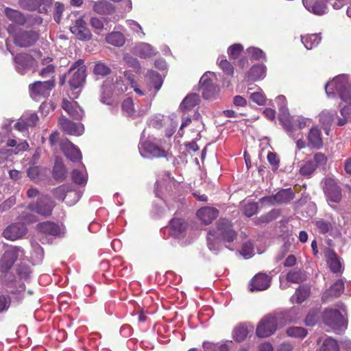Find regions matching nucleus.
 Returning a JSON list of instances; mask_svg holds the SVG:
<instances>
[{
    "label": "nucleus",
    "mask_w": 351,
    "mask_h": 351,
    "mask_svg": "<svg viewBox=\"0 0 351 351\" xmlns=\"http://www.w3.org/2000/svg\"><path fill=\"white\" fill-rule=\"evenodd\" d=\"M292 322L289 312L276 314H268L264 316L258 324L256 335L260 338H266L272 335L278 328Z\"/></svg>",
    "instance_id": "1"
},
{
    "label": "nucleus",
    "mask_w": 351,
    "mask_h": 351,
    "mask_svg": "<svg viewBox=\"0 0 351 351\" xmlns=\"http://www.w3.org/2000/svg\"><path fill=\"white\" fill-rule=\"evenodd\" d=\"M14 26L9 25L8 31L13 36L14 45L21 48L34 46L39 39V33L34 30L20 29L14 33Z\"/></svg>",
    "instance_id": "2"
},
{
    "label": "nucleus",
    "mask_w": 351,
    "mask_h": 351,
    "mask_svg": "<svg viewBox=\"0 0 351 351\" xmlns=\"http://www.w3.org/2000/svg\"><path fill=\"white\" fill-rule=\"evenodd\" d=\"M325 89L328 95L336 91L343 101L351 106V84L345 77L334 78L326 85Z\"/></svg>",
    "instance_id": "3"
},
{
    "label": "nucleus",
    "mask_w": 351,
    "mask_h": 351,
    "mask_svg": "<svg viewBox=\"0 0 351 351\" xmlns=\"http://www.w3.org/2000/svg\"><path fill=\"white\" fill-rule=\"evenodd\" d=\"M56 80L54 77L47 81H36L29 85L30 97L34 100L45 99L50 95L51 91L54 88Z\"/></svg>",
    "instance_id": "4"
},
{
    "label": "nucleus",
    "mask_w": 351,
    "mask_h": 351,
    "mask_svg": "<svg viewBox=\"0 0 351 351\" xmlns=\"http://www.w3.org/2000/svg\"><path fill=\"white\" fill-rule=\"evenodd\" d=\"M86 66L82 59L75 61L71 66L69 73H72V77L69 80V84L71 90H75L85 82L86 77Z\"/></svg>",
    "instance_id": "5"
},
{
    "label": "nucleus",
    "mask_w": 351,
    "mask_h": 351,
    "mask_svg": "<svg viewBox=\"0 0 351 351\" xmlns=\"http://www.w3.org/2000/svg\"><path fill=\"white\" fill-rule=\"evenodd\" d=\"M24 255V250L19 246H13L6 250L0 259V271L8 273L20 256Z\"/></svg>",
    "instance_id": "6"
},
{
    "label": "nucleus",
    "mask_w": 351,
    "mask_h": 351,
    "mask_svg": "<svg viewBox=\"0 0 351 351\" xmlns=\"http://www.w3.org/2000/svg\"><path fill=\"white\" fill-rule=\"evenodd\" d=\"M56 206V203L48 195L40 197L36 203L29 204L27 209L45 217H49Z\"/></svg>",
    "instance_id": "7"
},
{
    "label": "nucleus",
    "mask_w": 351,
    "mask_h": 351,
    "mask_svg": "<svg viewBox=\"0 0 351 351\" xmlns=\"http://www.w3.org/2000/svg\"><path fill=\"white\" fill-rule=\"evenodd\" d=\"M213 232L217 239L228 243L233 242L237 237V233L232 228V223L226 219H220L217 222L216 229Z\"/></svg>",
    "instance_id": "8"
},
{
    "label": "nucleus",
    "mask_w": 351,
    "mask_h": 351,
    "mask_svg": "<svg viewBox=\"0 0 351 351\" xmlns=\"http://www.w3.org/2000/svg\"><path fill=\"white\" fill-rule=\"evenodd\" d=\"M324 324L334 330L346 328V322L339 310L327 308L323 314Z\"/></svg>",
    "instance_id": "9"
},
{
    "label": "nucleus",
    "mask_w": 351,
    "mask_h": 351,
    "mask_svg": "<svg viewBox=\"0 0 351 351\" xmlns=\"http://www.w3.org/2000/svg\"><path fill=\"white\" fill-rule=\"evenodd\" d=\"M295 193L291 188L282 189L275 195L266 196L262 198V201L269 204H286L293 200Z\"/></svg>",
    "instance_id": "10"
},
{
    "label": "nucleus",
    "mask_w": 351,
    "mask_h": 351,
    "mask_svg": "<svg viewBox=\"0 0 351 351\" xmlns=\"http://www.w3.org/2000/svg\"><path fill=\"white\" fill-rule=\"evenodd\" d=\"M27 230L25 223H12L4 229L2 236L7 240L16 241L23 238L27 233Z\"/></svg>",
    "instance_id": "11"
},
{
    "label": "nucleus",
    "mask_w": 351,
    "mask_h": 351,
    "mask_svg": "<svg viewBox=\"0 0 351 351\" xmlns=\"http://www.w3.org/2000/svg\"><path fill=\"white\" fill-rule=\"evenodd\" d=\"M324 192L330 202L339 203L342 198L341 189L337 182L331 178H327L324 180Z\"/></svg>",
    "instance_id": "12"
},
{
    "label": "nucleus",
    "mask_w": 351,
    "mask_h": 351,
    "mask_svg": "<svg viewBox=\"0 0 351 351\" xmlns=\"http://www.w3.org/2000/svg\"><path fill=\"white\" fill-rule=\"evenodd\" d=\"M70 30L80 40L86 41L92 38V34L83 17L76 19Z\"/></svg>",
    "instance_id": "13"
},
{
    "label": "nucleus",
    "mask_w": 351,
    "mask_h": 351,
    "mask_svg": "<svg viewBox=\"0 0 351 351\" xmlns=\"http://www.w3.org/2000/svg\"><path fill=\"white\" fill-rule=\"evenodd\" d=\"M58 125L64 132L69 135L80 136L84 132L82 124L74 123L64 116L60 117Z\"/></svg>",
    "instance_id": "14"
},
{
    "label": "nucleus",
    "mask_w": 351,
    "mask_h": 351,
    "mask_svg": "<svg viewBox=\"0 0 351 351\" xmlns=\"http://www.w3.org/2000/svg\"><path fill=\"white\" fill-rule=\"evenodd\" d=\"M13 56V61L15 64L16 71L20 73H24L26 69L33 66L35 60L32 56L28 53L21 52Z\"/></svg>",
    "instance_id": "15"
},
{
    "label": "nucleus",
    "mask_w": 351,
    "mask_h": 351,
    "mask_svg": "<svg viewBox=\"0 0 351 351\" xmlns=\"http://www.w3.org/2000/svg\"><path fill=\"white\" fill-rule=\"evenodd\" d=\"M60 149L64 155L71 161L75 162L82 160V156L80 149L69 139H63L60 142Z\"/></svg>",
    "instance_id": "16"
},
{
    "label": "nucleus",
    "mask_w": 351,
    "mask_h": 351,
    "mask_svg": "<svg viewBox=\"0 0 351 351\" xmlns=\"http://www.w3.org/2000/svg\"><path fill=\"white\" fill-rule=\"evenodd\" d=\"M199 89L202 97L206 99L214 97L219 90L217 86L206 74L203 75L200 78Z\"/></svg>",
    "instance_id": "17"
},
{
    "label": "nucleus",
    "mask_w": 351,
    "mask_h": 351,
    "mask_svg": "<svg viewBox=\"0 0 351 351\" xmlns=\"http://www.w3.org/2000/svg\"><path fill=\"white\" fill-rule=\"evenodd\" d=\"M271 278L264 273H258L254 276L250 283V289L254 291H263L270 286Z\"/></svg>",
    "instance_id": "18"
},
{
    "label": "nucleus",
    "mask_w": 351,
    "mask_h": 351,
    "mask_svg": "<svg viewBox=\"0 0 351 351\" xmlns=\"http://www.w3.org/2000/svg\"><path fill=\"white\" fill-rule=\"evenodd\" d=\"M36 230L44 234L53 237L60 236L61 228L59 224L51 221L40 222L36 225Z\"/></svg>",
    "instance_id": "19"
},
{
    "label": "nucleus",
    "mask_w": 351,
    "mask_h": 351,
    "mask_svg": "<svg viewBox=\"0 0 351 351\" xmlns=\"http://www.w3.org/2000/svg\"><path fill=\"white\" fill-rule=\"evenodd\" d=\"M62 108L74 119L81 120L84 115V110L76 101H70L66 99H64Z\"/></svg>",
    "instance_id": "20"
},
{
    "label": "nucleus",
    "mask_w": 351,
    "mask_h": 351,
    "mask_svg": "<svg viewBox=\"0 0 351 351\" xmlns=\"http://www.w3.org/2000/svg\"><path fill=\"white\" fill-rule=\"evenodd\" d=\"M307 141L308 146L311 148L319 149L323 146V140L322 137V132L318 127H312L308 134Z\"/></svg>",
    "instance_id": "21"
},
{
    "label": "nucleus",
    "mask_w": 351,
    "mask_h": 351,
    "mask_svg": "<svg viewBox=\"0 0 351 351\" xmlns=\"http://www.w3.org/2000/svg\"><path fill=\"white\" fill-rule=\"evenodd\" d=\"M142 148L152 157L167 158L168 156V152L149 141H146L142 144Z\"/></svg>",
    "instance_id": "22"
},
{
    "label": "nucleus",
    "mask_w": 351,
    "mask_h": 351,
    "mask_svg": "<svg viewBox=\"0 0 351 351\" xmlns=\"http://www.w3.org/2000/svg\"><path fill=\"white\" fill-rule=\"evenodd\" d=\"M218 214V210L211 207H204L197 212V217L206 225L211 223L217 217Z\"/></svg>",
    "instance_id": "23"
},
{
    "label": "nucleus",
    "mask_w": 351,
    "mask_h": 351,
    "mask_svg": "<svg viewBox=\"0 0 351 351\" xmlns=\"http://www.w3.org/2000/svg\"><path fill=\"white\" fill-rule=\"evenodd\" d=\"M266 66L264 64H255L250 68L245 75L246 81H257L265 77Z\"/></svg>",
    "instance_id": "24"
},
{
    "label": "nucleus",
    "mask_w": 351,
    "mask_h": 351,
    "mask_svg": "<svg viewBox=\"0 0 351 351\" xmlns=\"http://www.w3.org/2000/svg\"><path fill=\"white\" fill-rule=\"evenodd\" d=\"M254 326L247 324H240L232 331V337L237 342L244 341L249 332H253Z\"/></svg>",
    "instance_id": "25"
},
{
    "label": "nucleus",
    "mask_w": 351,
    "mask_h": 351,
    "mask_svg": "<svg viewBox=\"0 0 351 351\" xmlns=\"http://www.w3.org/2000/svg\"><path fill=\"white\" fill-rule=\"evenodd\" d=\"M344 289L343 281L342 280H337L324 292L323 299L326 300L330 298L339 297L344 291Z\"/></svg>",
    "instance_id": "26"
},
{
    "label": "nucleus",
    "mask_w": 351,
    "mask_h": 351,
    "mask_svg": "<svg viewBox=\"0 0 351 351\" xmlns=\"http://www.w3.org/2000/svg\"><path fill=\"white\" fill-rule=\"evenodd\" d=\"M93 10L101 15L111 14L114 12V8L112 3L106 0L95 1L93 5Z\"/></svg>",
    "instance_id": "27"
},
{
    "label": "nucleus",
    "mask_w": 351,
    "mask_h": 351,
    "mask_svg": "<svg viewBox=\"0 0 351 351\" xmlns=\"http://www.w3.org/2000/svg\"><path fill=\"white\" fill-rule=\"evenodd\" d=\"M326 263L330 269L333 273H338L341 271V265L337 254L332 250H328L326 252Z\"/></svg>",
    "instance_id": "28"
},
{
    "label": "nucleus",
    "mask_w": 351,
    "mask_h": 351,
    "mask_svg": "<svg viewBox=\"0 0 351 351\" xmlns=\"http://www.w3.org/2000/svg\"><path fill=\"white\" fill-rule=\"evenodd\" d=\"M4 13L10 21L16 24L23 25L26 22L25 16L18 10H13L10 8H6L5 9Z\"/></svg>",
    "instance_id": "29"
},
{
    "label": "nucleus",
    "mask_w": 351,
    "mask_h": 351,
    "mask_svg": "<svg viewBox=\"0 0 351 351\" xmlns=\"http://www.w3.org/2000/svg\"><path fill=\"white\" fill-rule=\"evenodd\" d=\"M136 54L141 58H147L156 55V51L148 43H141L136 47Z\"/></svg>",
    "instance_id": "30"
},
{
    "label": "nucleus",
    "mask_w": 351,
    "mask_h": 351,
    "mask_svg": "<svg viewBox=\"0 0 351 351\" xmlns=\"http://www.w3.org/2000/svg\"><path fill=\"white\" fill-rule=\"evenodd\" d=\"M199 102V95L196 93L188 95L181 103L180 108L182 110H189L197 106Z\"/></svg>",
    "instance_id": "31"
},
{
    "label": "nucleus",
    "mask_w": 351,
    "mask_h": 351,
    "mask_svg": "<svg viewBox=\"0 0 351 351\" xmlns=\"http://www.w3.org/2000/svg\"><path fill=\"white\" fill-rule=\"evenodd\" d=\"M108 43L116 47H121L125 43V36L119 32H112L106 37Z\"/></svg>",
    "instance_id": "32"
},
{
    "label": "nucleus",
    "mask_w": 351,
    "mask_h": 351,
    "mask_svg": "<svg viewBox=\"0 0 351 351\" xmlns=\"http://www.w3.org/2000/svg\"><path fill=\"white\" fill-rule=\"evenodd\" d=\"M310 288L306 286H301L295 290L293 299L296 304L304 302L310 295Z\"/></svg>",
    "instance_id": "33"
},
{
    "label": "nucleus",
    "mask_w": 351,
    "mask_h": 351,
    "mask_svg": "<svg viewBox=\"0 0 351 351\" xmlns=\"http://www.w3.org/2000/svg\"><path fill=\"white\" fill-rule=\"evenodd\" d=\"M304 5L314 14L321 15L325 13L326 5V2H315L313 5H310L307 0H302Z\"/></svg>",
    "instance_id": "34"
},
{
    "label": "nucleus",
    "mask_w": 351,
    "mask_h": 351,
    "mask_svg": "<svg viewBox=\"0 0 351 351\" xmlns=\"http://www.w3.org/2000/svg\"><path fill=\"white\" fill-rule=\"evenodd\" d=\"M287 280L292 283H301L306 277L304 273L300 270L292 269L287 274Z\"/></svg>",
    "instance_id": "35"
},
{
    "label": "nucleus",
    "mask_w": 351,
    "mask_h": 351,
    "mask_svg": "<svg viewBox=\"0 0 351 351\" xmlns=\"http://www.w3.org/2000/svg\"><path fill=\"white\" fill-rule=\"evenodd\" d=\"M67 171L65 166L56 161L53 168V176L56 180H63L66 177Z\"/></svg>",
    "instance_id": "36"
},
{
    "label": "nucleus",
    "mask_w": 351,
    "mask_h": 351,
    "mask_svg": "<svg viewBox=\"0 0 351 351\" xmlns=\"http://www.w3.org/2000/svg\"><path fill=\"white\" fill-rule=\"evenodd\" d=\"M339 350L337 341L332 337H327L317 351H339Z\"/></svg>",
    "instance_id": "37"
},
{
    "label": "nucleus",
    "mask_w": 351,
    "mask_h": 351,
    "mask_svg": "<svg viewBox=\"0 0 351 351\" xmlns=\"http://www.w3.org/2000/svg\"><path fill=\"white\" fill-rule=\"evenodd\" d=\"M319 308L311 309L304 319L305 325L307 326H314L319 319Z\"/></svg>",
    "instance_id": "38"
},
{
    "label": "nucleus",
    "mask_w": 351,
    "mask_h": 351,
    "mask_svg": "<svg viewBox=\"0 0 351 351\" xmlns=\"http://www.w3.org/2000/svg\"><path fill=\"white\" fill-rule=\"evenodd\" d=\"M43 3V0H19L21 8L27 10H36Z\"/></svg>",
    "instance_id": "39"
},
{
    "label": "nucleus",
    "mask_w": 351,
    "mask_h": 351,
    "mask_svg": "<svg viewBox=\"0 0 351 351\" xmlns=\"http://www.w3.org/2000/svg\"><path fill=\"white\" fill-rule=\"evenodd\" d=\"M170 227L176 234L183 232L186 228V223L180 218H173L170 221Z\"/></svg>",
    "instance_id": "40"
},
{
    "label": "nucleus",
    "mask_w": 351,
    "mask_h": 351,
    "mask_svg": "<svg viewBox=\"0 0 351 351\" xmlns=\"http://www.w3.org/2000/svg\"><path fill=\"white\" fill-rule=\"evenodd\" d=\"M280 121L287 132H292L295 130V119L290 117L289 114H282L280 117Z\"/></svg>",
    "instance_id": "41"
},
{
    "label": "nucleus",
    "mask_w": 351,
    "mask_h": 351,
    "mask_svg": "<svg viewBox=\"0 0 351 351\" xmlns=\"http://www.w3.org/2000/svg\"><path fill=\"white\" fill-rule=\"evenodd\" d=\"M315 226L320 234H325L328 233L332 227L330 221L319 219L315 221Z\"/></svg>",
    "instance_id": "42"
},
{
    "label": "nucleus",
    "mask_w": 351,
    "mask_h": 351,
    "mask_svg": "<svg viewBox=\"0 0 351 351\" xmlns=\"http://www.w3.org/2000/svg\"><path fill=\"white\" fill-rule=\"evenodd\" d=\"M304 45L307 49H311L317 46L321 41V37L317 34H311L302 38Z\"/></svg>",
    "instance_id": "43"
},
{
    "label": "nucleus",
    "mask_w": 351,
    "mask_h": 351,
    "mask_svg": "<svg viewBox=\"0 0 351 351\" xmlns=\"http://www.w3.org/2000/svg\"><path fill=\"white\" fill-rule=\"evenodd\" d=\"M93 73L96 75L105 77L111 73V69L105 63L98 62L95 64Z\"/></svg>",
    "instance_id": "44"
},
{
    "label": "nucleus",
    "mask_w": 351,
    "mask_h": 351,
    "mask_svg": "<svg viewBox=\"0 0 351 351\" xmlns=\"http://www.w3.org/2000/svg\"><path fill=\"white\" fill-rule=\"evenodd\" d=\"M307 330L302 327L292 326L287 330V334L291 337L304 338L307 335Z\"/></svg>",
    "instance_id": "45"
},
{
    "label": "nucleus",
    "mask_w": 351,
    "mask_h": 351,
    "mask_svg": "<svg viewBox=\"0 0 351 351\" xmlns=\"http://www.w3.org/2000/svg\"><path fill=\"white\" fill-rule=\"evenodd\" d=\"M219 66L224 74L232 77L234 75V67L232 64L225 58H222L218 62Z\"/></svg>",
    "instance_id": "46"
},
{
    "label": "nucleus",
    "mask_w": 351,
    "mask_h": 351,
    "mask_svg": "<svg viewBox=\"0 0 351 351\" xmlns=\"http://www.w3.org/2000/svg\"><path fill=\"white\" fill-rule=\"evenodd\" d=\"M250 59L254 60H259L260 59H266L265 53L259 48L251 47L247 49Z\"/></svg>",
    "instance_id": "47"
},
{
    "label": "nucleus",
    "mask_w": 351,
    "mask_h": 351,
    "mask_svg": "<svg viewBox=\"0 0 351 351\" xmlns=\"http://www.w3.org/2000/svg\"><path fill=\"white\" fill-rule=\"evenodd\" d=\"M243 50V47L239 43L234 44L228 48V54L230 59L235 60L239 58Z\"/></svg>",
    "instance_id": "48"
},
{
    "label": "nucleus",
    "mask_w": 351,
    "mask_h": 351,
    "mask_svg": "<svg viewBox=\"0 0 351 351\" xmlns=\"http://www.w3.org/2000/svg\"><path fill=\"white\" fill-rule=\"evenodd\" d=\"M219 239L216 237V234L213 231H209L207 236V245L210 250L217 251L219 245L217 241Z\"/></svg>",
    "instance_id": "49"
},
{
    "label": "nucleus",
    "mask_w": 351,
    "mask_h": 351,
    "mask_svg": "<svg viewBox=\"0 0 351 351\" xmlns=\"http://www.w3.org/2000/svg\"><path fill=\"white\" fill-rule=\"evenodd\" d=\"M316 168L313 161H307L300 167V173L302 176H308L315 171Z\"/></svg>",
    "instance_id": "50"
},
{
    "label": "nucleus",
    "mask_w": 351,
    "mask_h": 351,
    "mask_svg": "<svg viewBox=\"0 0 351 351\" xmlns=\"http://www.w3.org/2000/svg\"><path fill=\"white\" fill-rule=\"evenodd\" d=\"M121 108L128 116L131 117L134 114V102L132 98L128 97L123 100Z\"/></svg>",
    "instance_id": "51"
},
{
    "label": "nucleus",
    "mask_w": 351,
    "mask_h": 351,
    "mask_svg": "<svg viewBox=\"0 0 351 351\" xmlns=\"http://www.w3.org/2000/svg\"><path fill=\"white\" fill-rule=\"evenodd\" d=\"M257 211L258 205L255 202L248 203L245 204L243 209V214L247 217L253 216L257 213Z\"/></svg>",
    "instance_id": "52"
},
{
    "label": "nucleus",
    "mask_w": 351,
    "mask_h": 351,
    "mask_svg": "<svg viewBox=\"0 0 351 351\" xmlns=\"http://www.w3.org/2000/svg\"><path fill=\"white\" fill-rule=\"evenodd\" d=\"M68 191V188L65 185H60L53 190L54 197L58 200L63 201Z\"/></svg>",
    "instance_id": "53"
},
{
    "label": "nucleus",
    "mask_w": 351,
    "mask_h": 351,
    "mask_svg": "<svg viewBox=\"0 0 351 351\" xmlns=\"http://www.w3.org/2000/svg\"><path fill=\"white\" fill-rule=\"evenodd\" d=\"M267 160L271 166L273 171H276L280 165V159L278 157L276 153L269 152L267 156Z\"/></svg>",
    "instance_id": "54"
},
{
    "label": "nucleus",
    "mask_w": 351,
    "mask_h": 351,
    "mask_svg": "<svg viewBox=\"0 0 351 351\" xmlns=\"http://www.w3.org/2000/svg\"><path fill=\"white\" fill-rule=\"evenodd\" d=\"M71 176L73 181L77 184L81 185L86 182V176L78 170H73Z\"/></svg>",
    "instance_id": "55"
},
{
    "label": "nucleus",
    "mask_w": 351,
    "mask_h": 351,
    "mask_svg": "<svg viewBox=\"0 0 351 351\" xmlns=\"http://www.w3.org/2000/svg\"><path fill=\"white\" fill-rule=\"evenodd\" d=\"M91 27L95 29L97 34H99L100 31L104 29V21L102 19L98 17H91L90 19Z\"/></svg>",
    "instance_id": "56"
},
{
    "label": "nucleus",
    "mask_w": 351,
    "mask_h": 351,
    "mask_svg": "<svg viewBox=\"0 0 351 351\" xmlns=\"http://www.w3.org/2000/svg\"><path fill=\"white\" fill-rule=\"evenodd\" d=\"M253 252L254 246L251 242H245L242 245L241 253L244 257L251 256Z\"/></svg>",
    "instance_id": "57"
},
{
    "label": "nucleus",
    "mask_w": 351,
    "mask_h": 351,
    "mask_svg": "<svg viewBox=\"0 0 351 351\" xmlns=\"http://www.w3.org/2000/svg\"><path fill=\"white\" fill-rule=\"evenodd\" d=\"M22 118L26 122V125L28 127L35 126L38 121V117L35 113L23 115Z\"/></svg>",
    "instance_id": "58"
},
{
    "label": "nucleus",
    "mask_w": 351,
    "mask_h": 351,
    "mask_svg": "<svg viewBox=\"0 0 351 351\" xmlns=\"http://www.w3.org/2000/svg\"><path fill=\"white\" fill-rule=\"evenodd\" d=\"M10 303L11 299L9 295H0V313L7 311Z\"/></svg>",
    "instance_id": "59"
},
{
    "label": "nucleus",
    "mask_w": 351,
    "mask_h": 351,
    "mask_svg": "<svg viewBox=\"0 0 351 351\" xmlns=\"http://www.w3.org/2000/svg\"><path fill=\"white\" fill-rule=\"evenodd\" d=\"M64 10V6L62 3L56 2L55 3V13H54V20L56 23H60L62 12Z\"/></svg>",
    "instance_id": "60"
},
{
    "label": "nucleus",
    "mask_w": 351,
    "mask_h": 351,
    "mask_svg": "<svg viewBox=\"0 0 351 351\" xmlns=\"http://www.w3.org/2000/svg\"><path fill=\"white\" fill-rule=\"evenodd\" d=\"M55 73V66L53 64H49L43 68L39 75L43 77H49L53 76Z\"/></svg>",
    "instance_id": "61"
},
{
    "label": "nucleus",
    "mask_w": 351,
    "mask_h": 351,
    "mask_svg": "<svg viewBox=\"0 0 351 351\" xmlns=\"http://www.w3.org/2000/svg\"><path fill=\"white\" fill-rule=\"evenodd\" d=\"M327 158L322 153H317L314 155L313 162L316 165V167L318 166L324 165L326 163Z\"/></svg>",
    "instance_id": "62"
},
{
    "label": "nucleus",
    "mask_w": 351,
    "mask_h": 351,
    "mask_svg": "<svg viewBox=\"0 0 351 351\" xmlns=\"http://www.w3.org/2000/svg\"><path fill=\"white\" fill-rule=\"evenodd\" d=\"M277 212L272 210L265 215H263L260 217L259 221L261 223H267L276 218Z\"/></svg>",
    "instance_id": "63"
},
{
    "label": "nucleus",
    "mask_w": 351,
    "mask_h": 351,
    "mask_svg": "<svg viewBox=\"0 0 351 351\" xmlns=\"http://www.w3.org/2000/svg\"><path fill=\"white\" fill-rule=\"evenodd\" d=\"M252 100L258 105H263L265 103V97L261 93H254L251 95Z\"/></svg>",
    "instance_id": "64"
}]
</instances>
